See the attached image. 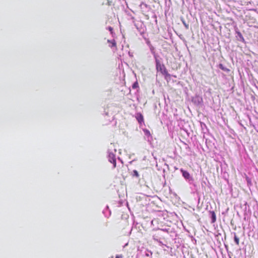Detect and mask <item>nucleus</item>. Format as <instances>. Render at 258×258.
Masks as SVG:
<instances>
[{"mask_svg": "<svg viewBox=\"0 0 258 258\" xmlns=\"http://www.w3.org/2000/svg\"><path fill=\"white\" fill-rule=\"evenodd\" d=\"M108 29L111 33H112L113 28L111 27H108Z\"/></svg>", "mask_w": 258, "mask_h": 258, "instance_id": "nucleus-15", "label": "nucleus"}, {"mask_svg": "<svg viewBox=\"0 0 258 258\" xmlns=\"http://www.w3.org/2000/svg\"><path fill=\"white\" fill-rule=\"evenodd\" d=\"M146 255L148 256H149V254H148V253H146Z\"/></svg>", "mask_w": 258, "mask_h": 258, "instance_id": "nucleus-19", "label": "nucleus"}, {"mask_svg": "<svg viewBox=\"0 0 258 258\" xmlns=\"http://www.w3.org/2000/svg\"><path fill=\"white\" fill-rule=\"evenodd\" d=\"M107 42L108 43H111V45H110L109 46L111 48L113 47H115L116 46V43H115V41L114 40H113L112 41H110L109 40H108Z\"/></svg>", "mask_w": 258, "mask_h": 258, "instance_id": "nucleus-9", "label": "nucleus"}, {"mask_svg": "<svg viewBox=\"0 0 258 258\" xmlns=\"http://www.w3.org/2000/svg\"><path fill=\"white\" fill-rule=\"evenodd\" d=\"M234 241L236 243V244L238 245L239 240V238L237 237V236L236 235L235 233H234Z\"/></svg>", "mask_w": 258, "mask_h": 258, "instance_id": "nucleus-11", "label": "nucleus"}, {"mask_svg": "<svg viewBox=\"0 0 258 258\" xmlns=\"http://www.w3.org/2000/svg\"><path fill=\"white\" fill-rule=\"evenodd\" d=\"M120 257H121V256H120V255H117L116 256V258H120Z\"/></svg>", "mask_w": 258, "mask_h": 258, "instance_id": "nucleus-18", "label": "nucleus"}, {"mask_svg": "<svg viewBox=\"0 0 258 258\" xmlns=\"http://www.w3.org/2000/svg\"><path fill=\"white\" fill-rule=\"evenodd\" d=\"M133 87L134 88H136V85L135 84H134L133 85Z\"/></svg>", "mask_w": 258, "mask_h": 258, "instance_id": "nucleus-17", "label": "nucleus"}, {"mask_svg": "<svg viewBox=\"0 0 258 258\" xmlns=\"http://www.w3.org/2000/svg\"><path fill=\"white\" fill-rule=\"evenodd\" d=\"M149 48H150V51L151 52V53L154 55V56H157L155 54V48L154 47V46L152 45V44H150V46H149Z\"/></svg>", "mask_w": 258, "mask_h": 258, "instance_id": "nucleus-7", "label": "nucleus"}, {"mask_svg": "<svg viewBox=\"0 0 258 258\" xmlns=\"http://www.w3.org/2000/svg\"><path fill=\"white\" fill-rule=\"evenodd\" d=\"M108 161L113 164V168L116 167V149L115 145L111 143L108 146Z\"/></svg>", "mask_w": 258, "mask_h": 258, "instance_id": "nucleus-1", "label": "nucleus"}, {"mask_svg": "<svg viewBox=\"0 0 258 258\" xmlns=\"http://www.w3.org/2000/svg\"><path fill=\"white\" fill-rule=\"evenodd\" d=\"M143 131H144V133L145 136L148 137V140L149 141V137H150V136H151L150 132L147 129L144 130Z\"/></svg>", "mask_w": 258, "mask_h": 258, "instance_id": "nucleus-8", "label": "nucleus"}, {"mask_svg": "<svg viewBox=\"0 0 258 258\" xmlns=\"http://www.w3.org/2000/svg\"><path fill=\"white\" fill-rule=\"evenodd\" d=\"M147 44L148 45V46H150V44H151L150 43V41H149V40H147Z\"/></svg>", "mask_w": 258, "mask_h": 258, "instance_id": "nucleus-16", "label": "nucleus"}, {"mask_svg": "<svg viewBox=\"0 0 258 258\" xmlns=\"http://www.w3.org/2000/svg\"><path fill=\"white\" fill-rule=\"evenodd\" d=\"M155 61L157 71L160 72L161 73L165 76L166 79L167 77H170V75L167 71L165 66L163 64L161 63L160 61L157 58L155 59Z\"/></svg>", "mask_w": 258, "mask_h": 258, "instance_id": "nucleus-2", "label": "nucleus"}, {"mask_svg": "<svg viewBox=\"0 0 258 258\" xmlns=\"http://www.w3.org/2000/svg\"><path fill=\"white\" fill-rule=\"evenodd\" d=\"M180 171L185 179H188L189 180H192V178L190 177L189 173L187 171H185L182 169H181Z\"/></svg>", "mask_w": 258, "mask_h": 258, "instance_id": "nucleus-4", "label": "nucleus"}, {"mask_svg": "<svg viewBox=\"0 0 258 258\" xmlns=\"http://www.w3.org/2000/svg\"><path fill=\"white\" fill-rule=\"evenodd\" d=\"M132 174L133 176L136 177H139V173L136 170H133Z\"/></svg>", "mask_w": 258, "mask_h": 258, "instance_id": "nucleus-10", "label": "nucleus"}, {"mask_svg": "<svg viewBox=\"0 0 258 258\" xmlns=\"http://www.w3.org/2000/svg\"><path fill=\"white\" fill-rule=\"evenodd\" d=\"M192 102L197 105H200L203 102V98L200 96H196L192 98Z\"/></svg>", "mask_w": 258, "mask_h": 258, "instance_id": "nucleus-3", "label": "nucleus"}, {"mask_svg": "<svg viewBox=\"0 0 258 258\" xmlns=\"http://www.w3.org/2000/svg\"><path fill=\"white\" fill-rule=\"evenodd\" d=\"M183 23L184 26L185 27V28L186 29H188V27H189L188 25L186 24L184 22H183Z\"/></svg>", "mask_w": 258, "mask_h": 258, "instance_id": "nucleus-14", "label": "nucleus"}, {"mask_svg": "<svg viewBox=\"0 0 258 258\" xmlns=\"http://www.w3.org/2000/svg\"><path fill=\"white\" fill-rule=\"evenodd\" d=\"M210 213L212 219V223H214L216 220V214L214 211H210Z\"/></svg>", "mask_w": 258, "mask_h": 258, "instance_id": "nucleus-5", "label": "nucleus"}, {"mask_svg": "<svg viewBox=\"0 0 258 258\" xmlns=\"http://www.w3.org/2000/svg\"><path fill=\"white\" fill-rule=\"evenodd\" d=\"M220 68L221 69H222V70H224V71H226V70H227V71H229L228 70H226V69H225L223 66H222V64H220Z\"/></svg>", "mask_w": 258, "mask_h": 258, "instance_id": "nucleus-13", "label": "nucleus"}, {"mask_svg": "<svg viewBox=\"0 0 258 258\" xmlns=\"http://www.w3.org/2000/svg\"><path fill=\"white\" fill-rule=\"evenodd\" d=\"M237 34L238 36H239L240 40L241 41H244V38L241 34V33L239 32H237Z\"/></svg>", "mask_w": 258, "mask_h": 258, "instance_id": "nucleus-12", "label": "nucleus"}, {"mask_svg": "<svg viewBox=\"0 0 258 258\" xmlns=\"http://www.w3.org/2000/svg\"><path fill=\"white\" fill-rule=\"evenodd\" d=\"M137 119L139 123H141L143 121V116L141 114H138Z\"/></svg>", "mask_w": 258, "mask_h": 258, "instance_id": "nucleus-6", "label": "nucleus"}]
</instances>
